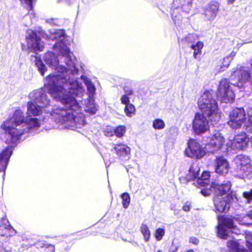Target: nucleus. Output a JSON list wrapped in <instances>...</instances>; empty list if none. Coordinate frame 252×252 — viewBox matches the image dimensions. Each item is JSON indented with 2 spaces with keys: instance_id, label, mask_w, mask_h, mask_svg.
I'll return each instance as SVG.
<instances>
[{
  "instance_id": "nucleus-1",
  "label": "nucleus",
  "mask_w": 252,
  "mask_h": 252,
  "mask_svg": "<svg viewBox=\"0 0 252 252\" xmlns=\"http://www.w3.org/2000/svg\"><path fill=\"white\" fill-rule=\"evenodd\" d=\"M73 73L63 63L65 70L61 71L56 70L60 74H50L45 79V85L47 87L48 93L57 101L64 105V108L55 106L50 112V115L57 123L64 125V127L74 129L80 128L85 124L84 115L81 112V107L78 101L73 96L81 97L85 90L81 82L74 78H71L69 74Z\"/></svg>"
},
{
  "instance_id": "nucleus-2",
  "label": "nucleus",
  "mask_w": 252,
  "mask_h": 252,
  "mask_svg": "<svg viewBox=\"0 0 252 252\" xmlns=\"http://www.w3.org/2000/svg\"><path fill=\"white\" fill-rule=\"evenodd\" d=\"M73 73L63 63L65 70L61 71L56 70L60 74H50L45 79V85L47 87L48 93L57 101L64 105V108L55 106L50 112V115L57 123L64 125V127L74 129L80 128L85 124L84 115L81 112V107L78 101L73 96L81 97L85 90L81 82L74 78H71L69 74Z\"/></svg>"
},
{
  "instance_id": "nucleus-3",
  "label": "nucleus",
  "mask_w": 252,
  "mask_h": 252,
  "mask_svg": "<svg viewBox=\"0 0 252 252\" xmlns=\"http://www.w3.org/2000/svg\"><path fill=\"white\" fill-rule=\"evenodd\" d=\"M31 101L27 104V116L23 110L16 109L12 115L0 125L3 140L7 144H16L26 133L40 126V121L33 116L41 115L42 109L49 104L50 100L43 90H35L30 93Z\"/></svg>"
},
{
  "instance_id": "nucleus-4",
  "label": "nucleus",
  "mask_w": 252,
  "mask_h": 252,
  "mask_svg": "<svg viewBox=\"0 0 252 252\" xmlns=\"http://www.w3.org/2000/svg\"><path fill=\"white\" fill-rule=\"evenodd\" d=\"M51 40H56V42L54 46V50L59 53L58 56L52 52H49L44 56V61L52 69L55 70L63 71L65 70L63 67V63L67 65L73 73L77 72L75 67L76 58L70 52L65 44L64 39L66 37L64 31L63 30H55L50 32L49 36L46 35L45 37Z\"/></svg>"
},
{
  "instance_id": "nucleus-5",
  "label": "nucleus",
  "mask_w": 252,
  "mask_h": 252,
  "mask_svg": "<svg viewBox=\"0 0 252 252\" xmlns=\"http://www.w3.org/2000/svg\"><path fill=\"white\" fill-rule=\"evenodd\" d=\"M230 182L224 184L214 185L212 187L215 191L214 203L215 211L220 213L227 211L230 203L237 200L235 195L230 191L231 188Z\"/></svg>"
},
{
  "instance_id": "nucleus-6",
  "label": "nucleus",
  "mask_w": 252,
  "mask_h": 252,
  "mask_svg": "<svg viewBox=\"0 0 252 252\" xmlns=\"http://www.w3.org/2000/svg\"><path fill=\"white\" fill-rule=\"evenodd\" d=\"M198 106L202 115L210 121H218L220 119L216 100L208 91H205L198 100Z\"/></svg>"
},
{
  "instance_id": "nucleus-7",
  "label": "nucleus",
  "mask_w": 252,
  "mask_h": 252,
  "mask_svg": "<svg viewBox=\"0 0 252 252\" xmlns=\"http://www.w3.org/2000/svg\"><path fill=\"white\" fill-rule=\"evenodd\" d=\"M239 234L240 231L234 225L233 220L228 218L218 217V235L219 237L227 239L230 232Z\"/></svg>"
},
{
  "instance_id": "nucleus-8",
  "label": "nucleus",
  "mask_w": 252,
  "mask_h": 252,
  "mask_svg": "<svg viewBox=\"0 0 252 252\" xmlns=\"http://www.w3.org/2000/svg\"><path fill=\"white\" fill-rule=\"evenodd\" d=\"M248 122H246V114L243 108L234 109L229 114V120L228 125L232 128H240L244 124V128L246 129V125L251 126Z\"/></svg>"
},
{
  "instance_id": "nucleus-9",
  "label": "nucleus",
  "mask_w": 252,
  "mask_h": 252,
  "mask_svg": "<svg viewBox=\"0 0 252 252\" xmlns=\"http://www.w3.org/2000/svg\"><path fill=\"white\" fill-rule=\"evenodd\" d=\"M218 95L221 100L228 103L232 102L235 98V94L229 80L226 78H222L219 82L218 88Z\"/></svg>"
},
{
  "instance_id": "nucleus-10",
  "label": "nucleus",
  "mask_w": 252,
  "mask_h": 252,
  "mask_svg": "<svg viewBox=\"0 0 252 252\" xmlns=\"http://www.w3.org/2000/svg\"><path fill=\"white\" fill-rule=\"evenodd\" d=\"M26 40L27 47L31 52L36 53L37 51H42L44 49L43 42L37 36L36 32L32 30H27Z\"/></svg>"
},
{
  "instance_id": "nucleus-11",
  "label": "nucleus",
  "mask_w": 252,
  "mask_h": 252,
  "mask_svg": "<svg viewBox=\"0 0 252 252\" xmlns=\"http://www.w3.org/2000/svg\"><path fill=\"white\" fill-rule=\"evenodd\" d=\"M223 137L219 131H215L212 137L210 142L206 144L205 149L208 152L215 153L223 148L226 149V145L224 144Z\"/></svg>"
},
{
  "instance_id": "nucleus-12",
  "label": "nucleus",
  "mask_w": 252,
  "mask_h": 252,
  "mask_svg": "<svg viewBox=\"0 0 252 252\" xmlns=\"http://www.w3.org/2000/svg\"><path fill=\"white\" fill-rule=\"evenodd\" d=\"M249 138L245 133L236 135L232 141L229 140L226 144V150H244L247 148Z\"/></svg>"
},
{
  "instance_id": "nucleus-13",
  "label": "nucleus",
  "mask_w": 252,
  "mask_h": 252,
  "mask_svg": "<svg viewBox=\"0 0 252 252\" xmlns=\"http://www.w3.org/2000/svg\"><path fill=\"white\" fill-rule=\"evenodd\" d=\"M205 151L195 140L190 139L188 143V148L185 151L186 156L196 158H201L205 155Z\"/></svg>"
},
{
  "instance_id": "nucleus-14",
  "label": "nucleus",
  "mask_w": 252,
  "mask_h": 252,
  "mask_svg": "<svg viewBox=\"0 0 252 252\" xmlns=\"http://www.w3.org/2000/svg\"><path fill=\"white\" fill-rule=\"evenodd\" d=\"M206 117L200 113H195L192 121V129L195 134H201L209 129L208 121Z\"/></svg>"
},
{
  "instance_id": "nucleus-15",
  "label": "nucleus",
  "mask_w": 252,
  "mask_h": 252,
  "mask_svg": "<svg viewBox=\"0 0 252 252\" xmlns=\"http://www.w3.org/2000/svg\"><path fill=\"white\" fill-rule=\"evenodd\" d=\"M237 169L243 173L250 172L252 169L251 159L249 157L244 155H239L235 158Z\"/></svg>"
},
{
  "instance_id": "nucleus-16",
  "label": "nucleus",
  "mask_w": 252,
  "mask_h": 252,
  "mask_svg": "<svg viewBox=\"0 0 252 252\" xmlns=\"http://www.w3.org/2000/svg\"><path fill=\"white\" fill-rule=\"evenodd\" d=\"M200 167L197 162L193 163L187 175L181 176L179 178L181 183L186 184L190 181L198 179L199 175Z\"/></svg>"
},
{
  "instance_id": "nucleus-17",
  "label": "nucleus",
  "mask_w": 252,
  "mask_h": 252,
  "mask_svg": "<svg viewBox=\"0 0 252 252\" xmlns=\"http://www.w3.org/2000/svg\"><path fill=\"white\" fill-rule=\"evenodd\" d=\"M111 150L114 151L118 158L122 160H127L130 158V149L125 144L113 145Z\"/></svg>"
},
{
  "instance_id": "nucleus-18",
  "label": "nucleus",
  "mask_w": 252,
  "mask_h": 252,
  "mask_svg": "<svg viewBox=\"0 0 252 252\" xmlns=\"http://www.w3.org/2000/svg\"><path fill=\"white\" fill-rule=\"evenodd\" d=\"M216 172L220 174H224L228 172L229 165L227 160L222 157H218L215 161Z\"/></svg>"
},
{
  "instance_id": "nucleus-19",
  "label": "nucleus",
  "mask_w": 252,
  "mask_h": 252,
  "mask_svg": "<svg viewBox=\"0 0 252 252\" xmlns=\"http://www.w3.org/2000/svg\"><path fill=\"white\" fill-rule=\"evenodd\" d=\"M12 153V148L8 146L0 154V172H5Z\"/></svg>"
},
{
  "instance_id": "nucleus-20",
  "label": "nucleus",
  "mask_w": 252,
  "mask_h": 252,
  "mask_svg": "<svg viewBox=\"0 0 252 252\" xmlns=\"http://www.w3.org/2000/svg\"><path fill=\"white\" fill-rule=\"evenodd\" d=\"M192 2L186 0H174L173 3V7L176 9L181 8L183 11L189 13L191 7Z\"/></svg>"
},
{
  "instance_id": "nucleus-21",
  "label": "nucleus",
  "mask_w": 252,
  "mask_h": 252,
  "mask_svg": "<svg viewBox=\"0 0 252 252\" xmlns=\"http://www.w3.org/2000/svg\"><path fill=\"white\" fill-rule=\"evenodd\" d=\"M219 9V5L217 3L210 4L205 11L206 17L209 20H213L216 16Z\"/></svg>"
},
{
  "instance_id": "nucleus-22",
  "label": "nucleus",
  "mask_w": 252,
  "mask_h": 252,
  "mask_svg": "<svg viewBox=\"0 0 252 252\" xmlns=\"http://www.w3.org/2000/svg\"><path fill=\"white\" fill-rule=\"evenodd\" d=\"M81 78L83 80L87 88V93L89 98H93L95 93V87L93 83L88 77L82 75Z\"/></svg>"
},
{
  "instance_id": "nucleus-23",
  "label": "nucleus",
  "mask_w": 252,
  "mask_h": 252,
  "mask_svg": "<svg viewBox=\"0 0 252 252\" xmlns=\"http://www.w3.org/2000/svg\"><path fill=\"white\" fill-rule=\"evenodd\" d=\"M84 110L86 112L94 114L97 110V108L94 103V100L93 98H89L87 100H85Z\"/></svg>"
},
{
  "instance_id": "nucleus-24",
  "label": "nucleus",
  "mask_w": 252,
  "mask_h": 252,
  "mask_svg": "<svg viewBox=\"0 0 252 252\" xmlns=\"http://www.w3.org/2000/svg\"><path fill=\"white\" fill-rule=\"evenodd\" d=\"M227 247L231 252H248L246 249H241L236 240H232L227 242Z\"/></svg>"
},
{
  "instance_id": "nucleus-25",
  "label": "nucleus",
  "mask_w": 252,
  "mask_h": 252,
  "mask_svg": "<svg viewBox=\"0 0 252 252\" xmlns=\"http://www.w3.org/2000/svg\"><path fill=\"white\" fill-rule=\"evenodd\" d=\"M204 44L201 41H198L195 45H192L191 48L194 50L193 57L198 60L200 59L201 54L202 53V49Z\"/></svg>"
},
{
  "instance_id": "nucleus-26",
  "label": "nucleus",
  "mask_w": 252,
  "mask_h": 252,
  "mask_svg": "<svg viewBox=\"0 0 252 252\" xmlns=\"http://www.w3.org/2000/svg\"><path fill=\"white\" fill-rule=\"evenodd\" d=\"M210 177V173L208 171H204L202 173L200 177L198 178L197 180V183L200 187L206 186L208 185L209 182V179Z\"/></svg>"
},
{
  "instance_id": "nucleus-27",
  "label": "nucleus",
  "mask_w": 252,
  "mask_h": 252,
  "mask_svg": "<svg viewBox=\"0 0 252 252\" xmlns=\"http://www.w3.org/2000/svg\"><path fill=\"white\" fill-rule=\"evenodd\" d=\"M231 61L228 58L224 57L219 64L216 66V70L218 72H221L224 71L226 68H228L230 65Z\"/></svg>"
},
{
  "instance_id": "nucleus-28",
  "label": "nucleus",
  "mask_w": 252,
  "mask_h": 252,
  "mask_svg": "<svg viewBox=\"0 0 252 252\" xmlns=\"http://www.w3.org/2000/svg\"><path fill=\"white\" fill-rule=\"evenodd\" d=\"M152 126L155 129L162 130L165 128V123L163 120L157 118L153 121Z\"/></svg>"
},
{
  "instance_id": "nucleus-29",
  "label": "nucleus",
  "mask_w": 252,
  "mask_h": 252,
  "mask_svg": "<svg viewBox=\"0 0 252 252\" xmlns=\"http://www.w3.org/2000/svg\"><path fill=\"white\" fill-rule=\"evenodd\" d=\"M35 65L37 66L38 71L40 72L41 75H44L47 70V67L42 62L40 58L35 57Z\"/></svg>"
},
{
  "instance_id": "nucleus-30",
  "label": "nucleus",
  "mask_w": 252,
  "mask_h": 252,
  "mask_svg": "<svg viewBox=\"0 0 252 252\" xmlns=\"http://www.w3.org/2000/svg\"><path fill=\"white\" fill-rule=\"evenodd\" d=\"M140 231L146 241H148L150 238V231L146 224H142L140 227Z\"/></svg>"
},
{
  "instance_id": "nucleus-31",
  "label": "nucleus",
  "mask_w": 252,
  "mask_h": 252,
  "mask_svg": "<svg viewBox=\"0 0 252 252\" xmlns=\"http://www.w3.org/2000/svg\"><path fill=\"white\" fill-rule=\"evenodd\" d=\"M21 3L23 6L26 7L29 11V14L33 15V12L32 11V2L33 0H20Z\"/></svg>"
},
{
  "instance_id": "nucleus-32",
  "label": "nucleus",
  "mask_w": 252,
  "mask_h": 252,
  "mask_svg": "<svg viewBox=\"0 0 252 252\" xmlns=\"http://www.w3.org/2000/svg\"><path fill=\"white\" fill-rule=\"evenodd\" d=\"M125 112L127 116L131 117L135 112L134 106L131 103L126 105L125 108Z\"/></svg>"
},
{
  "instance_id": "nucleus-33",
  "label": "nucleus",
  "mask_w": 252,
  "mask_h": 252,
  "mask_svg": "<svg viewBox=\"0 0 252 252\" xmlns=\"http://www.w3.org/2000/svg\"><path fill=\"white\" fill-rule=\"evenodd\" d=\"M126 131V127L124 126H119L114 129V134L118 137L124 136Z\"/></svg>"
},
{
  "instance_id": "nucleus-34",
  "label": "nucleus",
  "mask_w": 252,
  "mask_h": 252,
  "mask_svg": "<svg viewBox=\"0 0 252 252\" xmlns=\"http://www.w3.org/2000/svg\"><path fill=\"white\" fill-rule=\"evenodd\" d=\"M248 218H249L252 220V210L248 214L247 216L244 217L242 220H240L238 217H234L233 219L234 220L239 221L240 222V224H241L248 226L252 225L251 223L247 222L246 221Z\"/></svg>"
},
{
  "instance_id": "nucleus-35",
  "label": "nucleus",
  "mask_w": 252,
  "mask_h": 252,
  "mask_svg": "<svg viewBox=\"0 0 252 252\" xmlns=\"http://www.w3.org/2000/svg\"><path fill=\"white\" fill-rule=\"evenodd\" d=\"M122 204L124 208H127L129 205L130 198L129 194L126 192L123 193L121 195Z\"/></svg>"
},
{
  "instance_id": "nucleus-36",
  "label": "nucleus",
  "mask_w": 252,
  "mask_h": 252,
  "mask_svg": "<svg viewBox=\"0 0 252 252\" xmlns=\"http://www.w3.org/2000/svg\"><path fill=\"white\" fill-rule=\"evenodd\" d=\"M246 245L250 252H252V233L248 232L246 234Z\"/></svg>"
},
{
  "instance_id": "nucleus-37",
  "label": "nucleus",
  "mask_w": 252,
  "mask_h": 252,
  "mask_svg": "<svg viewBox=\"0 0 252 252\" xmlns=\"http://www.w3.org/2000/svg\"><path fill=\"white\" fill-rule=\"evenodd\" d=\"M219 185V184L215 182L212 184L209 189L205 188L201 190V193L202 195L205 196H207L210 195L211 193L212 192L215 194V191L214 189H212V187L214 186V185Z\"/></svg>"
},
{
  "instance_id": "nucleus-38",
  "label": "nucleus",
  "mask_w": 252,
  "mask_h": 252,
  "mask_svg": "<svg viewBox=\"0 0 252 252\" xmlns=\"http://www.w3.org/2000/svg\"><path fill=\"white\" fill-rule=\"evenodd\" d=\"M165 230L163 228H158L155 232V236L157 241H160L162 239V237L164 235Z\"/></svg>"
},
{
  "instance_id": "nucleus-39",
  "label": "nucleus",
  "mask_w": 252,
  "mask_h": 252,
  "mask_svg": "<svg viewBox=\"0 0 252 252\" xmlns=\"http://www.w3.org/2000/svg\"><path fill=\"white\" fill-rule=\"evenodd\" d=\"M120 100L121 103L123 104H125L126 105L130 104L129 103V97L127 96V95L123 94L121 96Z\"/></svg>"
},
{
  "instance_id": "nucleus-40",
  "label": "nucleus",
  "mask_w": 252,
  "mask_h": 252,
  "mask_svg": "<svg viewBox=\"0 0 252 252\" xmlns=\"http://www.w3.org/2000/svg\"><path fill=\"white\" fill-rule=\"evenodd\" d=\"M104 133L107 136H112L114 134V129L111 127L107 126L105 129Z\"/></svg>"
},
{
  "instance_id": "nucleus-41",
  "label": "nucleus",
  "mask_w": 252,
  "mask_h": 252,
  "mask_svg": "<svg viewBox=\"0 0 252 252\" xmlns=\"http://www.w3.org/2000/svg\"><path fill=\"white\" fill-rule=\"evenodd\" d=\"M243 196L248 201L252 200V189L249 191H246L243 193Z\"/></svg>"
},
{
  "instance_id": "nucleus-42",
  "label": "nucleus",
  "mask_w": 252,
  "mask_h": 252,
  "mask_svg": "<svg viewBox=\"0 0 252 252\" xmlns=\"http://www.w3.org/2000/svg\"><path fill=\"white\" fill-rule=\"evenodd\" d=\"M248 114L249 115V123L251 126L252 125V107L250 108L248 111Z\"/></svg>"
},
{
  "instance_id": "nucleus-43",
  "label": "nucleus",
  "mask_w": 252,
  "mask_h": 252,
  "mask_svg": "<svg viewBox=\"0 0 252 252\" xmlns=\"http://www.w3.org/2000/svg\"><path fill=\"white\" fill-rule=\"evenodd\" d=\"M189 241V243H192L194 245H197L199 242L198 239L195 237H190Z\"/></svg>"
},
{
  "instance_id": "nucleus-44",
  "label": "nucleus",
  "mask_w": 252,
  "mask_h": 252,
  "mask_svg": "<svg viewBox=\"0 0 252 252\" xmlns=\"http://www.w3.org/2000/svg\"><path fill=\"white\" fill-rule=\"evenodd\" d=\"M236 55V52L234 51H231L230 53H229L228 55H227L225 57L228 58L229 60L231 61L233 58L235 57Z\"/></svg>"
},
{
  "instance_id": "nucleus-45",
  "label": "nucleus",
  "mask_w": 252,
  "mask_h": 252,
  "mask_svg": "<svg viewBox=\"0 0 252 252\" xmlns=\"http://www.w3.org/2000/svg\"><path fill=\"white\" fill-rule=\"evenodd\" d=\"M7 229L9 230L10 235H14L16 234L15 230L11 225H9Z\"/></svg>"
},
{
  "instance_id": "nucleus-46",
  "label": "nucleus",
  "mask_w": 252,
  "mask_h": 252,
  "mask_svg": "<svg viewBox=\"0 0 252 252\" xmlns=\"http://www.w3.org/2000/svg\"><path fill=\"white\" fill-rule=\"evenodd\" d=\"M125 95H127V96H129V95H131L133 93V91L131 89L125 90Z\"/></svg>"
},
{
  "instance_id": "nucleus-47",
  "label": "nucleus",
  "mask_w": 252,
  "mask_h": 252,
  "mask_svg": "<svg viewBox=\"0 0 252 252\" xmlns=\"http://www.w3.org/2000/svg\"><path fill=\"white\" fill-rule=\"evenodd\" d=\"M183 209L186 212H188L190 210V206L187 204H186L183 206Z\"/></svg>"
},
{
  "instance_id": "nucleus-48",
  "label": "nucleus",
  "mask_w": 252,
  "mask_h": 252,
  "mask_svg": "<svg viewBox=\"0 0 252 252\" xmlns=\"http://www.w3.org/2000/svg\"><path fill=\"white\" fill-rule=\"evenodd\" d=\"M172 247V249L170 252H177L178 250V246H174L173 245Z\"/></svg>"
},
{
  "instance_id": "nucleus-49",
  "label": "nucleus",
  "mask_w": 252,
  "mask_h": 252,
  "mask_svg": "<svg viewBox=\"0 0 252 252\" xmlns=\"http://www.w3.org/2000/svg\"><path fill=\"white\" fill-rule=\"evenodd\" d=\"M235 0H228V3L230 4L233 3Z\"/></svg>"
},
{
  "instance_id": "nucleus-50",
  "label": "nucleus",
  "mask_w": 252,
  "mask_h": 252,
  "mask_svg": "<svg viewBox=\"0 0 252 252\" xmlns=\"http://www.w3.org/2000/svg\"><path fill=\"white\" fill-rule=\"evenodd\" d=\"M50 246L51 247V248H52V249L53 250V252H54V251H55L54 246H53V245H50Z\"/></svg>"
},
{
  "instance_id": "nucleus-51",
  "label": "nucleus",
  "mask_w": 252,
  "mask_h": 252,
  "mask_svg": "<svg viewBox=\"0 0 252 252\" xmlns=\"http://www.w3.org/2000/svg\"><path fill=\"white\" fill-rule=\"evenodd\" d=\"M187 252H194V251L193 250H189Z\"/></svg>"
},
{
  "instance_id": "nucleus-52",
  "label": "nucleus",
  "mask_w": 252,
  "mask_h": 252,
  "mask_svg": "<svg viewBox=\"0 0 252 252\" xmlns=\"http://www.w3.org/2000/svg\"><path fill=\"white\" fill-rule=\"evenodd\" d=\"M157 252H162L160 250H158Z\"/></svg>"
}]
</instances>
